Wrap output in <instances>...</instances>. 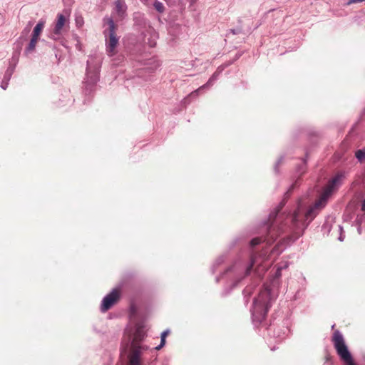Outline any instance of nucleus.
<instances>
[{"instance_id": "obj_9", "label": "nucleus", "mask_w": 365, "mask_h": 365, "mask_svg": "<svg viewBox=\"0 0 365 365\" xmlns=\"http://www.w3.org/2000/svg\"><path fill=\"white\" fill-rule=\"evenodd\" d=\"M127 10V6L124 0H115V12L118 18L121 20L124 18Z\"/></svg>"}, {"instance_id": "obj_20", "label": "nucleus", "mask_w": 365, "mask_h": 365, "mask_svg": "<svg viewBox=\"0 0 365 365\" xmlns=\"http://www.w3.org/2000/svg\"><path fill=\"white\" fill-rule=\"evenodd\" d=\"M90 69V61L88 60V62H87V71L88 72Z\"/></svg>"}, {"instance_id": "obj_17", "label": "nucleus", "mask_w": 365, "mask_h": 365, "mask_svg": "<svg viewBox=\"0 0 365 365\" xmlns=\"http://www.w3.org/2000/svg\"><path fill=\"white\" fill-rule=\"evenodd\" d=\"M255 264V260L254 258H252V263H251L250 266L248 267L247 269V271H246V274H248L250 272V271L252 269V267H254Z\"/></svg>"}, {"instance_id": "obj_11", "label": "nucleus", "mask_w": 365, "mask_h": 365, "mask_svg": "<svg viewBox=\"0 0 365 365\" xmlns=\"http://www.w3.org/2000/svg\"><path fill=\"white\" fill-rule=\"evenodd\" d=\"M38 39L39 38H38L36 37L31 36V39L27 46V48H26V51L28 53L33 52L35 50V48H36V43H37Z\"/></svg>"}, {"instance_id": "obj_4", "label": "nucleus", "mask_w": 365, "mask_h": 365, "mask_svg": "<svg viewBox=\"0 0 365 365\" xmlns=\"http://www.w3.org/2000/svg\"><path fill=\"white\" fill-rule=\"evenodd\" d=\"M332 342L337 354L346 365H356L339 331L336 330L334 332Z\"/></svg>"}, {"instance_id": "obj_7", "label": "nucleus", "mask_w": 365, "mask_h": 365, "mask_svg": "<svg viewBox=\"0 0 365 365\" xmlns=\"http://www.w3.org/2000/svg\"><path fill=\"white\" fill-rule=\"evenodd\" d=\"M274 228L269 227V230H268L267 235L266 237H264V238L255 237V238L252 239L250 242L251 246L255 247V246L260 244L261 242H262V241L267 242V244H271L272 242H273L278 236V235L274 233Z\"/></svg>"}, {"instance_id": "obj_21", "label": "nucleus", "mask_w": 365, "mask_h": 365, "mask_svg": "<svg viewBox=\"0 0 365 365\" xmlns=\"http://www.w3.org/2000/svg\"><path fill=\"white\" fill-rule=\"evenodd\" d=\"M31 23L29 22V27H31ZM29 29H30V28L28 29V31H29Z\"/></svg>"}, {"instance_id": "obj_2", "label": "nucleus", "mask_w": 365, "mask_h": 365, "mask_svg": "<svg viewBox=\"0 0 365 365\" xmlns=\"http://www.w3.org/2000/svg\"><path fill=\"white\" fill-rule=\"evenodd\" d=\"M271 307V294L268 288L260 292L257 298L254 301V314L259 319H264Z\"/></svg>"}, {"instance_id": "obj_14", "label": "nucleus", "mask_w": 365, "mask_h": 365, "mask_svg": "<svg viewBox=\"0 0 365 365\" xmlns=\"http://www.w3.org/2000/svg\"><path fill=\"white\" fill-rule=\"evenodd\" d=\"M153 6L156 11H158L160 13H163L165 10L163 4L158 1H155L153 4Z\"/></svg>"}, {"instance_id": "obj_1", "label": "nucleus", "mask_w": 365, "mask_h": 365, "mask_svg": "<svg viewBox=\"0 0 365 365\" xmlns=\"http://www.w3.org/2000/svg\"><path fill=\"white\" fill-rule=\"evenodd\" d=\"M343 178L344 175L338 173L330 180L324 187L319 199L306 212H302V205L300 203L299 204L297 209L292 215L291 225L289 227V238L290 240L295 241L303 235L308 225L318 214L317 210L325 206L327 199Z\"/></svg>"}, {"instance_id": "obj_16", "label": "nucleus", "mask_w": 365, "mask_h": 365, "mask_svg": "<svg viewBox=\"0 0 365 365\" xmlns=\"http://www.w3.org/2000/svg\"><path fill=\"white\" fill-rule=\"evenodd\" d=\"M166 339L161 338L160 344L158 346H156L155 349L156 350H160L161 348H163L165 344Z\"/></svg>"}, {"instance_id": "obj_3", "label": "nucleus", "mask_w": 365, "mask_h": 365, "mask_svg": "<svg viewBox=\"0 0 365 365\" xmlns=\"http://www.w3.org/2000/svg\"><path fill=\"white\" fill-rule=\"evenodd\" d=\"M146 327L144 322H138L135 325V331L132 336L130 350L129 356H133L140 358L141 351L145 348L140 345V342L146 336Z\"/></svg>"}, {"instance_id": "obj_18", "label": "nucleus", "mask_w": 365, "mask_h": 365, "mask_svg": "<svg viewBox=\"0 0 365 365\" xmlns=\"http://www.w3.org/2000/svg\"><path fill=\"white\" fill-rule=\"evenodd\" d=\"M169 334V331L166 330V331H164L162 334H161V338H164V339H166L167 336Z\"/></svg>"}, {"instance_id": "obj_15", "label": "nucleus", "mask_w": 365, "mask_h": 365, "mask_svg": "<svg viewBox=\"0 0 365 365\" xmlns=\"http://www.w3.org/2000/svg\"><path fill=\"white\" fill-rule=\"evenodd\" d=\"M76 24L78 27H81L83 24V19L81 16L76 18Z\"/></svg>"}, {"instance_id": "obj_19", "label": "nucleus", "mask_w": 365, "mask_h": 365, "mask_svg": "<svg viewBox=\"0 0 365 365\" xmlns=\"http://www.w3.org/2000/svg\"><path fill=\"white\" fill-rule=\"evenodd\" d=\"M361 210L362 211H365V198H364V200L362 202V204H361Z\"/></svg>"}, {"instance_id": "obj_6", "label": "nucleus", "mask_w": 365, "mask_h": 365, "mask_svg": "<svg viewBox=\"0 0 365 365\" xmlns=\"http://www.w3.org/2000/svg\"><path fill=\"white\" fill-rule=\"evenodd\" d=\"M120 297V289H114L111 292L107 294L103 299L101 306V310L103 312H106L110 309L119 299Z\"/></svg>"}, {"instance_id": "obj_12", "label": "nucleus", "mask_w": 365, "mask_h": 365, "mask_svg": "<svg viewBox=\"0 0 365 365\" xmlns=\"http://www.w3.org/2000/svg\"><path fill=\"white\" fill-rule=\"evenodd\" d=\"M129 364L128 365H141L140 358L133 356H128Z\"/></svg>"}, {"instance_id": "obj_8", "label": "nucleus", "mask_w": 365, "mask_h": 365, "mask_svg": "<svg viewBox=\"0 0 365 365\" xmlns=\"http://www.w3.org/2000/svg\"><path fill=\"white\" fill-rule=\"evenodd\" d=\"M68 24V19L62 14L57 15V19L55 22V26L53 31L54 35H60L63 31V28Z\"/></svg>"}, {"instance_id": "obj_13", "label": "nucleus", "mask_w": 365, "mask_h": 365, "mask_svg": "<svg viewBox=\"0 0 365 365\" xmlns=\"http://www.w3.org/2000/svg\"><path fill=\"white\" fill-rule=\"evenodd\" d=\"M355 156L360 162L365 161V149L358 150L355 153Z\"/></svg>"}, {"instance_id": "obj_5", "label": "nucleus", "mask_w": 365, "mask_h": 365, "mask_svg": "<svg viewBox=\"0 0 365 365\" xmlns=\"http://www.w3.org/2000/svg\"><path fill=\"white\" fill-rule=\"evenodd\" d=\"M107 23L109 26V34L106 43V51L108 56H113L117 53L116 48L118 45V38L116 36V26L113 20L108 19Z\"/></svg>"}, {"instance_id": "obj_10", "label": "nucleus", "mask_w": 365, "mask_h": 365, "mask_svg": "<svg viewBox=\"0 0 365 365\" xmlns=\"http://www.w3.org/2000/svg\"><path fill=\"white\" fill-rule=\"evenodd\" d=\"M45 22L43 21H40L36 26L34 27L32 36L36 37L39 38V36L43 31V29L44 27Z\"/></svg>"}]
</instances>
